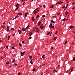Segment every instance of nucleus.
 Masks as SVG:
<instances>
[{"label": "nucleus", "mask_w": 75, "mask_h": 75, "mask_svg": "<svg viewBox=\"0 0 75 75\" xmlns=\"http://www.w3.org/2000/svg\"><path fill=\"white\" fill-rule=\"evenodd\" d=\"M24 54H25V52H21V56H23V55H24Z\"/></svg>", "instance_id": "1"}, {"label": "nucleus", "mask_w": 75, "mask_h": 75, "mask_svg": "<svg viewBox=\"0 0 75 75\" xmlns=\"http://www.w3.org/2000/svg\"><path fill=\"white\" fill-rule=\"evenodd\" d=\"M40 28H41V29H43L44 28V26L43 25H42V26H40Z\"/></svg>", "instance_id": "2"}, {"label": "nucleus", "mask_w": 75, "mask_h": 75, "mask_svg": "<svg viewBox=\"0 0 75 75\" xmlns=\"http://www.w3.org/2000/svg\"><path fill=\"white\" fill-rule=\"evenodd\" d=\"M32 20L33 21H35V19H34V17H32Z\"/></svg>", "instance_id": "3"}, {"label": "nucleus", "mask_w": 75, "mask_h": 75, "mask_svg": "<svg viewBox=\"0 0 75 75\" xmlns=\"http://www.w3.org/2000/svg\"><path fill=\"white\" fill-rule=\"evenodd\" d=\"M40 24H41V22L39 21V22L38 23V25L40 26Z\"/></svg>", "instance_id": "4"}, {"label": "nucleus", "mask_w": 75, "mask_h": 75, "mask_svg": "<svg viewBox=\"0 0 75 75\" xmlns=\"http://www.w3.org/2000/svg\"><path fill=\"white\" fill-rule=\"evenodd\" d=\"M30 58V59H32L33 58L32 57V56H28Z\"/></svg>", "instance_id": "5"}, {"label": "nucleus", "mask_w": 75, "mask_h": 75, "mask_svg": "<svg viewBox=\"0 0 75 75\" xmlns=\"http://www.w3.org/2000/svg\"><path fill=\"white\" fill-rule=\"evenodd\" d=\"M18 32L19 33V34H21V31L20 30H18Z\"/></svg>", "instance_id": "6"}, {"label": "nucleus", "mask_w": 75, "mask_h": 75, "mask_svg": "<svg viewBox=\"0 0 75 75\" xmlns=\"http://www.w3.org/2000/svg\"><path fill=\"white\" fill-rule=\"evenodd\" d=\"M63 2L62 1H61V2H58V4H62V3H63Z\"/></svg>", "instance_id": "7"}, {"label": "nucleus", "mask_w": 75, "mask_h": 75, "mask_svg": "<svg viewBox=\"0 0 75 75\" xmlns=\"http://www.w3.org/2000/svg\"><path fill=\"white\" fill-rule=\"evenodd\" d=\"M27 14H28V12H27L25 13V17L27 16Z\"/></svg>", "instance_id": "8"}, {"label": "nucleus", "mask_w": 75, "mask_h": 75, "mask_svg": "<svg viewBox=\"0 0 75 75\" xmlns=\"http://www.w3.org/2000/svg\"><path fill=\"white\" fill-rule=\"evenodd\" d=\"M26 30H27V29L25 28H23L22 29L23 31H26Z\"/></svg>", "instance_id": "9"}, {"label": "nucleus", "mask_w": 75, "mask_h": 75, "mask_svg": "<svg viewBox=\"0 0 75 75\" xmlns=\"http://www.w3.org/2000/svg\"><path fill=\"white\" fill-rule=\"evenodd\" d=\"M15 61H16V59H14L13 61H12L13 63L14 64V63L15 62Z\"/></svg>", "instance_id": "10"}, {"label": "nucleus", "mask_w": 75, "mask_h": 75, "mask_svg": "<svg viewBox=\"0 0 75 75\" xmlns=\"http://www.w3.org/2000/svg\"><path fill=\"white\" fill-rule=\"evenodd\" d=\"M17 15V16L18 15H22V13H18Z\"/></svg>", "instance_id": "11"}, {"label": "nucleus", "mask_w": 75, "mask_h": 75, "mask_svg": "<svg viewBox=\"0 0 75 75\" xmlns=\"http://www.w3.org/2000/svg\"><path fill=\"white\" fill-rule=\"evenodd\" d=\"M53 7H54V5H52L51 6H50V8H53Z\"/></svg>", "instance_id": "12"}, {"label": "nucleus", "mask_w": 75, "mask_h": 75, "mask_svg": "<svg viewBox=\"0 0 75 75\" xmlns=\"http://www.w3.org/2000/svg\"><path fill=\"white\" fill-rule=\"evenodd\" d=\"M52 24H51L50 25L49 27L50 28H51L52 27Z\"/></svg>", "instance_id": "13"}, {"label": "nucleus", "mask_w": 75, "mask_h": 75, "mask_svg": "<svg viewBox=\"0 0 75 75\" xmlns=\"http://www.w3.org/2000/svg\"><path fill=\"white\" fill-rule=\"evenodd\" d=\"M50 32H48L47 34V35H50Z\"/></svg>", "instance_id": "14"}, {"label": "nucleus", "mask_w": 75, "mask_h": 75, "mask_svg": "<svg viewBox=\"0 0 75 75\" xmlns=\"http://www.w3.org/2000/svg\"><path fill=\"white\" fill-rule=\"evenodd\" d=\"M67 42H68V41L67 40L66 41L65 43H64V45H65V44H67Z\"/></svg>", "instance_id": "15"}, {"label": "nucleus", "mask_w": 75, "mask_h": 75, "mask_svg": "<svg viewBox=\"0 0 75 75\" xmlns=\"http://www.w3.org/2000/svg\"><path fill=\"white\" fill-rule=\"evenodd\" d=\"M68 13H69V12L67 11L65 13V14H66V15H67V14H68Z\"/></svg>", "instance_id": "16"}, {"label": "nucleus", "mask_w": 75, "mask_h": 75, "mask_svg": "<svg viewBox=\"0 0 75 75\" xmlns=\"http://www.w3.org/2000/svg\"><path fill=\"white\" fill-rule=\"evenodd\" d=\"M51 23H55V22L54 21L52 20L51 21Z\"/></svg>", "instance_id": "17"}, {"label": "nucleus", "mask_w": 75, "mask_h": 75, "mask_svg": "<svg viewBox=\"0 0 75 75\" xmlns=\"http://www.w3.org/2000/svg\"><path fill=\"white\" fill-rule=\"evenodd\" d=\"M42 58L43 59L45 58V55H43V56H42Z\"/></svg>", "instance_id": "18"}, {"label": "nucleus", "mask_w": 75, "mask_h": 75, "mask_svg": "<svg viewBox=\"0 0 75 75\" xmlns=\"http://www.w3.org/2000/svg\"><path fill=\"white\" fill-rule=\"evenodd\" d=\"M74 28V26H70V28Z\"/></svg>", "instance_id": "19"}, {"label": "nucleus", "mask_w": 75, "mask_h": 75, "mask_svg": "<svg viewBox=\"0 0 75 75\" xmlns=\"http://www.w3.org/2000/svg\"><path fill=\"white\" fill-rule=\"evenodd\" d=\"M34 11H35L33 13L34 14H35V13H37V11L36 10H35V11L34 10Z\"/></svg>", "instance_id": "20"}, {"label": "nucleus", "mask_w": 75, "mask_h": 75, "mask_svg": "<svg viewBox=\"0 0 75 75\" xmlns=\"http://www.w3.org/2000/svg\"><path fill=\"white\" fill-rule=\"evenodd\" d=\"M65 20H66V18H64V19H63L62 21H65Z\"/></svg>", "instance_id": "21"}, {"label": "nucleus", "mask_w": 75, "mask_h": 75, "mask_svg": "<svg viewBox=\"0 0 75 75\" xmlns=\"http://www.w3.org/2000/svg\"><path fill=\"white\" fill-rule=\"evenodd\" d=\"M10 36H8V40H9V39H10Z\"/></svg>", "instance_id": "22"}, {"label": "nucleus", "mask_w": 75, "mask_h": 75, "mask_svg": "<svg viewBox=\"0 0 75 75\" xmlns=\"http://www.w3.org/2000/svg\"><path fill=\"white\" fill-rule=\"evenodd\" d=\"M57 37H54V40H57Z\"/></svg>", "instance_id": "23"}, {"label": "nucleus", "mask_w": 75, "mask_h": 75, "mask_svg": "<svg viewBox=\"0 0 75 75\" xmlns=\"http://www.w3.org/2000/svg\"><path fill=\"white\" fill-rule=\"evenodd\" d=\"M18 5H19V4H17L16 5V7H18Z\"/></svg>", "instance_id": "24"}, {"label": "nucleus", "mask_w": 75, "mask_h": 75, "mask_svg": "<svg viewBox=\"0 0 75 75\" xmlns=\"http://www.w3.org/2000/svg\"><path fill=\"white\" fill-rule=\"evenodd\" d=\"M73 70H74V68H72V69L71 70V72H72V71H73Z\"/></svg>", "instance_id": "25"}, {"label": "nucleus", "mask_w": 75, "mask_h": 75, "mask_svg": "<svg viewBox=\"0 0 75 75\" xmlns=\"http://www.w3.org/2000/svg\"><path fill=\"white\" fill-rule=\"evenodd\" d=\"M30 63L31 64H33V61H32V60H30Z\"/></svg>", "instance_id": "26"}, {"label": "nucleus", "mask_w": 75, "mask_h": 75, "mask_svg": "<svg viewBox=\"0 0 75 75\" xmlns=\"http://www.w3.org/2000/svg\"><path fill=\"white\" fill-rule=\"evenodd\" d=\"M73 61H75V57H74L73 58Z\"/></svg>", "instance_id": "27"}, {"label": "nucleus", "mask_w": 75, "mask_h": 75, "mask_svg": "<svg viewBox=\"0 0 75 75\" xmlns=\"http://www.w3.org/2000/svg\"><path fill=\"white\" fill-rule=\"evenodd\" d=\"M30 36H31V35H32V34H33V33L31 32H30Z\"/></svg>", "instance_id": "28"}, {"label": "nucleus", "mask_w": 75, "mask_h": 75, "mask_svg": "<svg viewBox=\"0 0 75 75\" xmlns=\"http://www.w3.org/2000/svg\"><path fill=\"white\" fill-rule=\"evenodd\" d=\"M53 71L54 72H57V71H56V70H54Z\"/></svg>", "instance_id": "29"}, {"label": "nucleus", "mask_w": 75, "mask_h": 75, "mask_svg": "<svg viewBox=\"0 0 75 75\" xmlns=\"http://www.w3.org/2000/svg\"><path fill=\"white\" fill-rule=\"evenodd\" d=\"M19 45H20V47H22V45L21 44V43L19 44Z\"/></svg>", "instance_id": "30"}, {"label": "nucleus", "mask_w": 75, "mask_h": 75, "mask_svg": "<svg viewBox=\"0 0 75 75\" xmlns=\"http://www.w3.org/2000/svg\"><path fill=\"white\" fill-rule=\"evenodd\" d=\"M12 49H13V50H16V48H15L14 46L12 47Z\"/></svg>", "instance_id": "31"}, {"label": "nucleus", "mask_w": 75, "mask_h": 75, "mask_svg": "<svg viewBox=\"0 0 75 75\" xmlns=\"http://www.w3.org/2000/svg\"><path fill=\"white\" fill-rule=\"evenodd\" d=\"M39 16V15H37L36 17V18H38Z\"/></svg>", "instance_id": "32"}, {"label": "nucleus", "mask_w": 75, "mask_h": 75, "mask_svg": "<svg viewBox=\"0 0 75 75\" xmlns=\"http://www.w3.org/2000/svg\"><path fill=\"white\" fill-rule=\"evenodd\" d=\"M18 8V6L16 9L15 10H17Z\"/></svg>", "instance_id": "33"}, {"label": "nucleus", "mask_w": 75, "mask_h": 75, "mask_svg": "<svg viewBox=\"0 0 75 75\" xmlns=\"http://www.w3.org/2000/svg\"><path fill=\"white\" fill-rule=\"evenodd\" d=\"M45 65V64H42V65L41 66H40V67H43V66H44V65Z\"/></svg>", "instance_id": "34"}, {"label": "nucleus", "mask_w": 75, "mask_h": 75, "mask_svg": "<svg viewBox=\"0 0 75 75\" xmlns=\"http://www.w3.org/2000/svg\"><path fill=\"white\" fill-rule=\"evenodd\" d=\"M31 38H32V37H29V40H30V39H31Z\"/></svg>", "instance_id": "35"}, {"label": "nucleus", "mask_w": 75, "mask_h": 75, "mask_svg": "<svg viewBox=\"0 0 75 75\" xmlns=\"http://www.w3.org/2000/svg\"><path fill=\"white\" fill-rule=\"evenodd\" d=\"M39 31V29H38L37 30H36V32L37 33H38V31Z\"/></svg>", "instance_id": "36"}, {"label": "nucleus", "mask_w": 75, "mask_h": 75, "mask_svg": "<svg viewBox=\"0 0 75 75\" xmlns=\"http://www.w3.org/2000/svg\"><path fill=\"white\" fill-rule=\"evenodd\" d=\"M35 68L33 69V71H35Z\"/></svg>", "instance_id": "37"}, {"label": "nucleus", "mask_w": 75, "mask_h": 75, "mask_svg": "<svg viewBox=\"0 0 75 75\" xmlns=\"http://www.w3.org/2000/svg\"><path fill=\"white\" fill-rule=\"evenodd\" d=\"M18 17V16H16L15 19H16V18Z\"/></svg>", "instance_id": "38"}, {"label": "nucleus", "mask_w": 75, "mask_h": 75, "mask_svg": "<svg viewBox=\"0 0 75 75\" xmlns=\"http://www.w3.org/2000/svg\"><path fill=\"white\" fill-rule=\"evenodd\" d=\"M11 30H15V29L13 28H12L11 29Z\"/></svg>", "instance_id": "39"}, {"label": "nucleus", "mask_w": 75, "mask_h": 75, "mask_svg": "<svg viewBox=\"0 0 75 75\" xmlns=\"http://www.w3.org/2000/svg\"><path fill=\"white\" fill-rule=\"evenodd\" d=\"M57 33H58V32L56 31L55 33V34H56V35H57Z\"/></svg>", "instance_id": "40"}, {"label": "nucleus", "mask_w": 75, "mask_h": 75, "mask_svg": "<svg viewBox=\"0 0 75 75\" xmlns=\"http://www.w3.org/2000/svg\"><path fill=\"white\" fill-rule=\"evenodd\" d=\"M62 8H65V5H64L63 7H62Z\"/></svg>", "instance_id": "41"}, {"label": "nucleus", "mask_w": 75, "mask_h": 75, "mask_svg": "<svg viewBox=\"0 0 75 75\" xmlns=\"http://www.w3.org/2000/svg\"><path fill=\"white\" fill-rule=\"evenodd\" d=\"M9 27H8V26H7V30H9Z\"/></svg>", "instance_id": "42"}, {"label": "nucleus", "mask_w": 75, "mask_h": 75, "mask_svg": "<svg viewBox=\"0 0 75 75\" xmlns=\"http://www.w3.org/2000/svg\"><path fill=\"white\" fill-rule=\"evenodd\" d=\"M68 4H67V6L65 7V8H67L68 7Z\"/></svg>", "instance_id": "43"}, {"label": "nucleus", "mask_w": 75, "mask_h": 75, "mask_svg": "<svg viewBox=\"0 0 75 75\" xmlns=\"http://www.w3.org/2000/svg\"><path fill=\"white\" fill-rule=\"evenodd\" d=\"M67 9V8H64V10H63V11L64 12L65 10H66Z\"/></svg>", "instance_id": "44"}, {"label": "nucleus", "mask_w": 75, "mask_h": 75, "mask_svg": "<svg viewBox=\"0 0 75 75\" xmlns=\"http://www.w3.org/2000/svg\"><path fill=\"white\" fill-rule=\"evenodd\" d=\"M51 28H54V26H53Z\"/></svg>", "instance_id": "45"}, {"label": "nucleus", "mask_w": 75, "mask_h": 75, "mask_svg": "<svg viewBox=\"0 0 75 75\" xmlns=\"http://www.w3.org/2000/svg\"><path fill=\"white\" fill-rule=\"evenodd\" d=\"M40 8H38L36 9V10H38V9H39Z\"/></svg>", "instance_id": "46"}, {"label": "nucleus", "mask_w": 75, "mask_h": 75, "mask_svg": "<svg viewBox=\"0 0 75 75\" xmlns=\"http://www.w3.org/2000/svg\"><path fill=\"white\" fill-rule=\"evenodd\" d=\"M43 7H44V8H45V5H43Z\"/></svg>", "instance_id": "47"}, {"label": "nucleus", "mask_w": 75, "mask_h": 75, "mask_svg": "<svg viewBox=\"0 0 75 75\" xmlns=\"http://www.w3.org/2000/svg\"><path fill=\"white\" fill-rule=\"evenodd\" d=\"M42 17H45V15H42Z\"/></svg>", "instance_id": "48"}, {"label": "nucleus", "mask_w": 75, "mask_h": 75, "mask_svg": "<svg viewBox=\"0 0 75 75\" xmlns=\"http://www.w3.org/2000/svg\"><path fill=\"white\" fill-rule=\"evenodd\" d=\"M74 8H75V7H74L73 8H72V9L74 10Z\"/></svg>", "instance_id": "49"}, {"label": "nucleus", "mask_w": 75, "mask_h": 75, "mask_svg": "<svg viewBox=\"0 0 75 75\" xmlns=\"http://www.w3.org/2000/svg\"><path fill=\"white\" fill-rule=\"evenodd\" d=\"M29 27H30V25H28L27 27H28V28H29Z\"/></svg>", "instance_id": "50"}, {"label": "nucleus", "mask_w": 75, "mask_h": 75, "mask_svg": "<svg viewBox=\"0 0 75 75\" xmlns=\"http://www.w3.org/2000/svg\"><path fill=\"white\" fill-rule=\"evenodd\" d=\"M18 75H21V73H18Z\"/></svg>", "instance_id": "51"}, {"label": "nucleus", "mask_w": 75, "mask_h": 75, "mask_svg": "<svg viewBox=\"0 0 75 75\" xmlns=\"http://www.w3.org/2000/svg\"><path fill=\"white\" fill-rule=\"evenodd\" d=\"M68 20V19L67 18V19L66 20V21H67Z\"/></svg>", "instance_id": "52"}, {"label": "nucleus", "mask_w": 75, "mask_h": 75, "mask_svg": "<svg viewBox=\"0 0 75 75\" xmlns=\"http://www.w3.org/2000/svg\"><path fill=\"white\" fill-rule=\"evenodd\" d=\"M58 4V2H57V3L56 4V5H57V4Z\"/></svg>", "instance_id": "53"}, {"label": "nucleus", "mask_w": 75, "mask_h": 75, "mask_svg": "<svg viewBox=\"0 0 75 75\" xmlns=\"http://www.w3.org/2000/svg\"><path fill=\"white\" fill-rule=\"evenodd\" d=\"M15 33H14V34H12V35H13V36H14V35H15Z\"/></svg>", "instance_id": "54"}, {"label": "nucleus", "mask_w": 75, "mask_h": 75, "mask_svg": "<svg viewBox=\"0 0 75 75\" xmlns=\"http://www.w3.org/2000/svg\"><path fill=\"white\" fill-rule=\"evenodd\" d=\"M6 48L7 49H8V46H6Z\"/></svg>", "instance_id": "55"}, {"label": "nucleus", "mask_w": 75, "mask_h": 75, "mask_svg": "<svg viewBox=\"0 0 75 75\" xmlns=\"http://www.w3.org/2000/svg\"><path fill=\"white\" fill-rule=\"evenodd\" d=\"M22 44H24V41H23L22 42Z\"/></svg>", "instance_id": "56"}, {"label": "nucleus", "mask_w": 75, "mask_h": 75, "mask_svg": "<svg viewBox=\"0 0 75 75\" xmlns=\"http://www.w3.org/2000/svg\"><path fill=\"white\" fill-rule=\"evenodd\" d=\"M6 64H9V62H7L6 63Z\"/></svg>", "instance_id": "57"}, {"label": "nucleus", "mask_w": 75, "mask_h": 75, "mask_svg": "<svg viewBox=\"0 0 75 75\" xmlns=\"http://www.w3.org/2000/svg\"><path fill=\"white\" fill-rule=\"evenodd\" d=\"M59 14H60V13H57V15H59Z\"/></svg>", "instance_id": "58"}, {"label": "nucleus", "mask_w": 75, "mask_h": 75, "mask_svg": "<svg viewBox=\"0 0 75 75\" xmlns=\"http://www.w3.org/2000/svg\"><path fill=\"white\" fill-rule=\"evenodd\" d=\"M74 4H75V2H73V3H72V4H73V5H74Z\"/></svg>", "instance_id": "59"}, {"label": "nucleus", "mask_w": 75, "mask_h": 75, "mask_svg": "<svg viewBox=\"0 0 75 75\" xmlns=\"http://www.w3.org/2000/svg\"><path fill=\"white\" fill-rule=\"evenodd\" d=\"M25 4V2H24V3H23V4H22V6H24V4Z\"/></svg>", "instance_id": "60"}, {"label": "nucleus", "mask_w": 75, "mask_h": 75, "mask_svg": "<svg viewBox=\"0 0 75 75\" xmlns=\"http://www.w3.org/2000/svg\"><path fill=\"white\" fill-rule=\"evenodd\" d=\"M4 26H2V28H4Z\"/></svg>", "instance_id": "61"}, {"label": "nucleus", "mask_w": 75, "mask_h": 75, "mask_svg": "<svg viewBox=\"0 0 75 75\" xmlns=\"http://www.w3.org/2000/svg\"><path fill=\"white\" fill-rule=\"evenodd\" d=\"M53 17H54H54H56V16H53Z\"/></svg>", "instance_id": "62"}, {"label": "nucleus", "mask_w": 75, "mask_h": 75, "mask_svg": "<svg viewBox=\"0 0 75 75\" xmlns=\"http://www.w3.org/2000/svg\"><path fill=\"white\" fill-rule=\"evenodd\" d=\"M15 66H17V64H15Z\"/></svg>", "instance_id": "63"}, {"label": "nucleus", "mask_w": 75, "mask_h": 75, "mask_svg": "<svg viewBox=\"0 0 75 75\" xmlns=\"http://www.w3.org/2000/svg\"><path fill=\"white\" fill-rule=\"evenodd\" d=\"M6 24V23L5 22L4 23H3L4 24Z\"/></svg>", "instance_id": "64"}]
</instances>
